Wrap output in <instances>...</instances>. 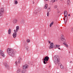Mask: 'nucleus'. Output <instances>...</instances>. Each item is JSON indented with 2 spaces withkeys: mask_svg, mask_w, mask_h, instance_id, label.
Masks as SVG:
<instances>
[{
  "mask_svg": "<svg viewBox=\"0 0 73 73\" xmlns=\"http://www.w3.org/2000/svg\"><path fill=\"white\" fill-rule=\"evenodd\" d=\"M64 14L65 16H67L68 15V13L67 12V11H65L64 13Z\"/></svg>",
  "mask_w": 73,
  "mask_h": 73,
  "instance_id": "4468645a",
  "label": "nucleus"
},
{
  "mask_svg": "<svg viewBox=\"0 0 73 73\" xmlns=\"http://www.w3.org/2000/svg\"><path fill=\"white\" fill-rule=\"evenodd\" d=\"M47 16L48 17H49V13L48 12L47 13Z\"/></svg>",
  "mask_w": 73,
  "mask_h": 73,
  "instance_id": "cd10ccee",
  "label": "nucleus"
},
{
  "mask_svg": "<svg viewBox=\"0 0 73 73\" xmlns=\"http://www.w3.org/2000/svg\"><path fill=\"white\" fill-rule=\"evenodd\" d=\"M58 13H60V12L58 11Z\"/></svg>",
  "mask_w": 73,
  "mask_h": 73,
  "instance_id": "49530a36",
  "label": "nucleus"
},
{
  "mask_svg": "<svg viewBox=\"0 0 73 73\" xmlns=\"http://www.w3.org/2000/svg\"><path fill=\"white\" fill-rule=\"evenodd\" d=\"M25 48L27 49V50H28V46H25Z\"/></svg>",
  "mask_w": 73,
  "mask_h": 73,
  "instance_id": "393cba45",
  "label": "nucleus"
},
{
  "mask_svg": "<svg viewBox=\"0 0 73 73\" xmlns=\"http://www.w3.org/2000/svg\"><path fill=\"white\" fill-rule=\"evenodd\" d=\"M18 60L21 61V60H22V58H21V57L19 56L18 58Z\"/></svg>",
  "mask_w": 73,
  "mask_h": 73,
  "instance_id": "b1692460",
  "label": "nucleus"
},
{
  "mask_svg": "<svg viewBox=\"0 0 73 73\" xmlns=\"http://www.w3.org/2000/svg\"><path fill=\"white\" fill-rule=\"evenodd\" d=\"M69 53H70V51L69 52Z\"/></svg>",
  "mask_w": 73,
  "mask_h": 73,
  "instance_id": "09e8293b",
  "label": "nucleus"
},
{
  "mask_svg": "<svg viewBox=\"0 0 73 73\" xmlns=\"http://www.w3.org/2000/svg\"><path fill=\"white\" fill-rule=\"evenodd\" d=\"M55 1H58V0H55Z\"/></svg>",
  "mask_w": 73,
  "mask_h": 73,
  "instance_id": "58836bf2",
  "label": "nucleus"
},
{
  "mask_svg": "<svg viewBox=\"0 0 73 73\" xmlns=\"http://www.w3.org/2000/svg\"><path fill=\"white\" fill-rule=\"evenodd\" d=\"M68 20H64L65 23H66V22Z\"/></svg>",
  "mask_w": 73,
  "mask_h": 73,
  "instance_id": "2f4dec72",
  "label": "nucleus"
},
{
  "mask_svg": "<svg viewBox=\"0 0 73 73\" xmlns=\"http://www.w3.org/2000/svg\"><path fill=\"white\" fill-rule=\"evenodd\" d=\"M47 8H48V4H46L44 5V9H47Z\"/></svg>",
  "mask_w": 73,
  "mask_h": 73,
  "instance_id": "6ab92c4d",
  "label": "nucleus"
},
{
  "mask_svg": "<svg viewBox=\"0 0 73 73\" xmlns=\"http://www.w3.org/2000/svg\"><path fill=\"white\" fill-rule=\"evenodd\" d=\"M60 1H62V0H60Z\"/></svg>",
  "mask_w": 73,
  "mask_h": 73,
  "instance_id": "c03bdc74",
  "label": "nucleus"
},
{
  "mask_svg": "<svg viewBox=\"0 0 73 73\" xmlns=\"http://www.w3.org/2000/svg\"><path fill=\"white\" fill-rule=\"evenodd\" d=\"M57 8V5H55L54 6V9H56Z\"/></svg>",
  "mask_w": 73,
  "mask_h": 73,
  "instance_id": "a878e982",
  "label": "nucleus"
},
{
  "mask_svg": "<svg viewBox=\"0 0 73 73\" xmlns=\"http://www.w3.org/2000/svg\"><path fill=\"white\" fill-rule=\"evenodd\" d=\"M50 11V7H49L47 9V11L48 12H49Z\"/></svg>",
  "mask_w": 73,
  "mask_h": 73,
  "instance_id": "a211bd4d",
  "label": "nucleus"
},
{
  "mask_svg": "<svg viewBox=\"0 0 73 73\" xmlns=\"http://www.w3.org/2000/svg\"><path fill=\"white\" fill-rule=\"evenodd\" d=\"M72 61H70V63H72Z\"/></svg>",
  "mask_w": 73,
  "mask_h": 73,
  "instance_id": "37998d69",
  "label": "nucleus"
},
{
  "mask_svg": "<svg viewBox=\"0 0 73 73\" xmlns=\"http://www.w3.org/2000/svg\"><path fill=\"white\" fill-rule=\"evenodd\" d=\"M27 42H30V40L29 39H27Z\"/></svg>",
  "mask_w": 73,
  "mask_h": 73,
  "instance_id": "bb28decb",
  "label": "nucleus"
},
{
  "mask_svg": "<svg viewBox=\"0 0 73 73\" xmlns=\"http://www.w3.org/2000/svg\"><path fill=\"white\" fill-rule=\"evenodd\" d=\"M17 73H25V72H24V70H21L20 69H18L17 70Z\"/></svg>",
  "mask_w": 73,
  "mask_h": 73,
  "instance_id": "423d86ee",
  "label": "nucleus"
},
{
  "mask_svg": "<svg viewBox=\"0 0 73 73\" xmlns=\"http://www.w3.org/2000/svg\"><path fill=\"white\" fill-rule=\"evenodd\" d=\"M49 59V57H48V56H46L44 57V58L43 59L44 64H46L48 62L47 61H48Z\"/></svg>",
  "mask_w": 73,
  "mask_h": 73,
  "instance_id": "39448f33",
  "label": "nucleus"
},
{
  "mask_svg": "<svg viewBox=\"0 0 73 73\" xmlns=\"http://www.w3.org/2000/svg\"><path fill=\"white\" fill-rule=\"evenodd\" d=\"M3 65L5 66V68H6L7 69H9V66L7 64V62H4L3 63Z\"/></svg>",
  "mask_w": 73,
  "mask_h": 73,
  "instance_id": "0eeeda50",
  "label": "nucleus"
},
{
  "mask_svg": "<svg viewBox=\"0 0 73 73\" xmlns=\"http://www.w3.org/2000/svg\"><path fill=\"white\" fill-rule=\"evenodd\" d=\"M15 64H16V65L17 66V61L15 62Z\"/></svg>",
  "mask_w": 73,
  "mask_h": 73,
  "instance_id": "72a5a7b5",
  "label": "nucleus"
},
{
  "mask_svg": "<svg viewBox=\"0 0 73 73\" xmlns=\"http://www.w3.org/2000/svg\"><path fill=\"white\" fill-rule=\"evenodd\" d=\"M37 13H38V12H37V10H34V14H35V15H37Z\"/></svg>",
  "mask_w": 73,
  "mask_h": 73,
  "instance_id": "2eb2a0df",
  "label": "nucleus"
},
{
  "mask_svg": "<svg viewBox=\"0 0 73 73\" xmlns=\"http://www.w3.org/2000/svg\"><path fill=\"white\" fill-rule=\"evenodd\" d=\"M58 49H60V48H58Z\"/></svg>",
  "mask_w": 73,
  "mask_h": 73,
  "instance_id": "a19ab883",
  "label": "nucleus"
},
{
  "mask_svg": "<svg viewBox=\"0 0 73 73\" xmlns=\"http://www.w3.org/2000/svg\"><path fill=\"white\" fill-rule=\"evenodd\" d=\"M33 4H35V2H34V1H33Z\"/></svg>",
  "mask_w": 73,
  "mask_h": 73,
  "instance_id": "c9c22d12",
  "label": "nucleus"
},
{
  "mask_svg": "<svg viewBox=\"0 0 73 73\" xmlns=\"http://www.w3.org/2000/svg\"><path fill=\"white\" fill-rule=\"evenodd\" d=\"M46 1H48V0H46Z\"/></svg>",
  "mask_w": 73,
  "mask_h": 73,
  "instance_id": "de8ad7c7",
  "label": "nucleus"
},
{
  "mask_svg": "<svg viewBox=\"0 0 73 73\" xmlns=\"http://www.w3.org/2000/svg\"><path fill=\"white\" fill-rule=\"evenodd\" d=\"M55 0H52V3H54V2H55Z\"/></svg>",
  "mask_w": 73,
  "mask_h": 73,
  "instance_id": "473e14b6",
  "label": "nucleus"
},
{
  "mask_svg": "<svg viewBox=\"0 0 73 73\" xmlns=\"http://www.w3.org/2000/svg\"><path fill=\"white\" fill-rule=\"evenodd\" d=\"M21 23L22 24H24L25 23V21H24V19H21Z\"/></svg>",
  "mask_w": 73,
  "mask_h": 73,
  "instance_id": "f8f14e48",
  "label": "nucleus"
},
{
  "mask_svg": "<svg viewBox=\"0 0 73 73\" xmlns=\"http://www.w3.org/2000/svg\"><path fill=\"white\" fill-rule=\"evenodd\" d=\"M0 53L2 56L3 57H5V55H4V52L2 50H0Z\"/></svg>",
  "mask_w": 73,
  "mask_h": 73,
  "instance_id": "6e6552de",
  "label": "nucleus"
},
{
  "mask_svg": "<svg viewBox=\"0 0 73 73\" xmlns=\"http://www.w3.org/2000/svg\"><path fill=\"white\" fill-rule=\"evenodd\" d=\"M17 36V32H15L13 34V38H16V36Z\"/></svg>",
  "mask_w": 73,
  "mask_h": 73,
  "instance_id": "9d476101",
  "label": "nucleus"
},
{
  "mask_svg": "<svg viewBox=\"0 0 73 73\" xmlns=\"http://www.w3.org/2000/svg\"><path fill=\"white\" fill-rule=\"evenodd\" d=\"M50 66H49V68H50Z\"/></svg>",
  "mask_w": 73,
  "mask_h": 73,
  "instance_id": "a18cd8bd",
  "label": "nucleus"
},
{
  "mask_svg": "<svg viewBox=\"0 0 73 73\" xmlns=\"http://www.w3.org/2000/svg\"><path fill=\"white\" fill-rule=\"evenodd\" d=\"M60 47V45H55L54 46V44H53V43L52 42L50 44V46L49 47V49H50L51 48V49H53V48H54L56 49L57 48H58Z\"/></svg>",
  "mask_w": 73,
  "mask_h": 73,
  "instance_id": "20e7f679",
  "label": "nucleus"
},
{
  "mask_svg": "<svg viewBox=\"0 0 73 73\" xmlns=\"http://www.w3.org/2000/svg\"><path fill=\"white\" fill-rule=\"evenodd\" d=\"M70 0H67V4L68 5H69V4H70Z\"/></svg>",
  "mask_w": 73,
  "mask_h": 73,
  "instance_id": "4be33fe9",
  "label": "nucleus"
},
{
  "mask_svg": "<svg viewBox=\"0 0 73 73\" xmlns=\"http://www.w3.org/2000/svg\"><path fill=\"white\" fill-rule=\"evenodd\" d=\"M16 30H14V32H16Z\"/></svg>",
  "mask_w": 73,
  "mask_h": 73,
  "instance_id": "ea45409f",
  "label": "nucleus"
},
{
  "mask_svg": "<svg viewBox=\"0 0 73 73\" xmlns=\"http://www.w3.org/2000/svg\"><path fill=\"white\" fill-rule=\"evenodd\" d=\"M56 59H55V60H54V62H57L58 63V65H60V68L62 69H64V67L63 65H61V64L60 62V59L57 58L56 57Z\"/></svg>",
  "mask_w": 73,
  "mask_h": 73,
  "instance_id": "7ed1b4c3",
  "label": "nucleus"
},
{
  "mask_svg": "<svg viewBox=\"0 0 73 73\" xmlns=\"http://www.w3.org/2000/svg\"><path fill=\"white\" fill-rule=\"evenodd\" d=\"M20 62H21V60H18V64H20Z\"/></svg>",
  "mask_w": 73,
  "mask_h": 73,
  "instance_id": "7c9ffc66",
  "label": "nucleus"
},
{
  "mask_svg": "<svg viewBox=\"0 0 73 73\" xmlns=\"http://www.w3.org/2000/svg\"><path fill=\"white\" fill-rule=\"evenodd\" d=\"M18 22V20L17 19H14L13 21V23L14 24H16Z\"/></svg>",
  "mask_w": 73,
  "mask_h": 73,
  "instance_id": "1a4fd4ad",
  "label": "nucleus"
},
{
  "mask_svg": "<svg viewBox=\"0 0 73 73\" xmlns=\"http://www.w3.org/2000/svg\"><path fill=\"white\" fill-rule=\"evenodd\" d=\"M8 32L9 35H10L11 33V29H9Z\"/></svg>",
  "mask_w": 73,
  "mask_h": 73,
  "instance_id": "dca6fc26",
  "label": "nucleus"
},
{
  "mask_svg": "<svg viewBox=\"0 0 73 73\" xmlns=\"http://www.w3.org/2000/svg\"><path fill=\"white\" fill-rule=\"evenodd\" d=\"M14 3L15 5L17 4H18V2L17 1H14Z\"/></svg>",
  "mask_w": 73,
  "mask_h": 73,
  "instance_id": "412c9836",
  "label": "nucleus"
},
{
  "mask_svg": "<svg viewBox=\"0 0 73 73\" xmlns=\"http://www.w3.org/2000/svg\"><path fill=\"white\" fill-rule=\"evenodd\" d=\"M71 31H72V32H73V28H71Z\"/></svg>",
  "mask_w": 73,
  "mask_h": 73,
  "instance_id": "c756f323",
  "label": "nucleus"
},
{
  "mask_svg": "<svg viewBox=\"0 0 73 73\" xmlns=\"http://www.w3.org/2000/svg\"><path fill=\"white\" fill-rule=\"evenodd\" d=\"M64 69H67V67H65L64 68Z\"/></svg>",
  "mask_w": 73,
  "mask_h": 73,
  "instance_id": "f704fd0d",
  "label": "nucleus"
},
{
  "mask_svg": "<svg viewBox=\"0 0 73 73\" xmlns=\"http://www.w3.org/2000/svg\"><path fill=\"white\" fill-rule=\"evenodd\" d=\"M61 40L62 41V42H64L63 43V44L66 47H68V45L66 44V40H65V39L64 38V36L63 35H62L61 36Z\"/></svg>",
  "mask_w": 73,
  "mask_h": 73,
  "instance_id": "f03ea898",
  "label": "nucleus"
},
{
  "mask_svg": "<svg viewBox=\"0 0 73 73\" xmlns=\"http://www.w3.org/2000/svg\"><path fill=\"white\" fill-rule=\"evenodd\" d=\"M28 65L25 64V65H23V69H25L28 68Z\"/></svg>",
  "mask_w": 73,
  "mask_h": 73,
  "instance_id": "9b49d317",
  "label": "nucleus"
},
{
  "mask_svg": "<svg viewBox=\"0 0 73 73\" xmlns=\"http://www.w3.org/2000/svg\"><path fill=\"white\" fill-rule=\"evenodd\" d=\"M70 16V14H69L68 15V16Z\"/></svg>",
  "mask_w": 73,
  "mask_h": 73,
  "instance_id": "4c0bfd02",
  "label": "nucleus"
},
{
  "mask_svg": "<svg viewBox=\"0 0 73 73\" xmlns=\"http://www.w3.org/2000/svg\"><path fill=\"white\" fill-rule=\"evenodd\" d=\"M54 23V22H52L50 24V27H52V25L53 24V23Z\"/></svg>",
  "mask_w": 73,
  "mask_h": 73,
  "instance_id": "5701e85b",
  "label": "nucleus"
},
{
  "mask_svg": "<svg viewBox=\"0 0 73 73\" xmlns=\"http://www.w3.org/2000/svg\"><path fill=\"white\" fill-rule=\"evenodd\" d=\"M7 51L8 54L11 57H13L15 56V51L14 49L9 48L7 49Z\"/></svg>",
  "mask_w": 73,
  "mask_h": 73,
  "instance_id": "f257e3e1",
  "label": "nucleus"
},
{
  "mask_svg": "<svg viewBox=\"0 0 73 73\" xmlns=\"http://www.w3.org/2000/svg\"><path fill=\"white\" fill-rule=\"evenodd\" d=\"M14 1H18V0H14Z\"/></svg>",
  "mask_w": 73,
  "mask_h": 73,
  "instance_id": "79ce46f5",
  "label": "nucleus"
},
{
  "mask_svg": "<svg viewBox=\"0 0 73 73\" xmlns=\"http://www.w3.org/2000/svg\"><path fill=\"white\" fill-rule=\"evenodd\" d=\"M0 12H1V13L4 12V9L3 8L1 9L0 11Z\"/></svg>",
  "mask_w": 73,
  "mask_h": 73,
  "instance_id": "aec40b11",
  "label": "nucleus"
},
{
  "mask_svg": "<svg viewBox=\"0 0 73 73\" xmlns=\"http://www.w3.org/2000/svg\"><path fill=\"white\" fill-rule=\"evenodd\" d=\"M64 20H68V16H65L64 19Z\"/></svg>",
  "mask_w": 73,
  "mask_h": 73,
  "instance_id": "f3484780",
  "label": "nucleus"
},
{
  "mask_svg": "<svg viewBox=\"0 0 73 73\" xmlns=\"http://www.w3.org/2000/svg\"><path fill=\"white\" fill-rule=\"evenodd\" d=\"M50 42H50V41H49V42H48V43H49V44H50Z\"/></svg>",
  "mask_w": 73,
  "mask_h": 73,
  "instance_id": "e433bc0d",
  "label": "nucleus"
},
{
  "mask_svg": "<svg viewBox=\"0 0 73 73\" xmlns=\"http://www.w3.org/2000/svg\"><path fill=\"white\" fill-rule=\"evenodd\" d=\"M19 30V26H17L16 27V32H18V31Z\"/></svg>",
  "mask_w": 73,
  "mask_h": 73,
  "instance_id": "ddd939ff",
  "label": "nucleus"
},
{
  "mask_svg": "<svg viewBox=\"0 0 73 73\" xmlns=\"http://www.w3.org/2000/svg\"><path fill=\"white\" fill-rule=\"evenodd\" d=\"M2 16V13L0 11V16Z\"/></svg>",
  "mask_w": 73,
  "mask_h": 73,
  "instance_id": "c85d7f7f",
  "label": "nucleus"
}]
</instances>
